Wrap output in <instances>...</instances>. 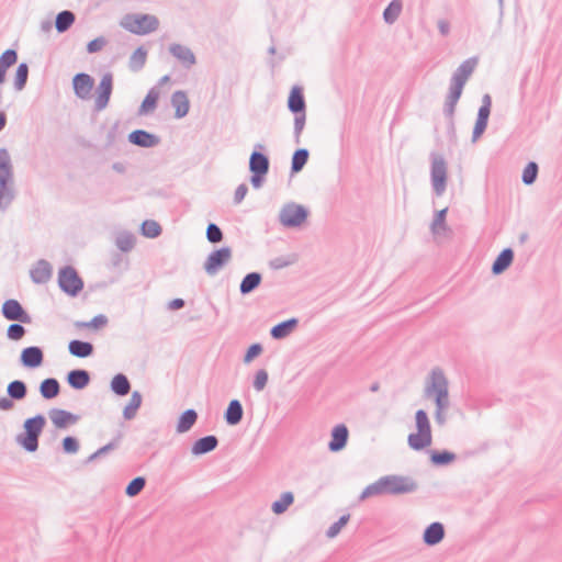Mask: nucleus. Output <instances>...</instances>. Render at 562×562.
<instances>
[{"mask_svg":"<svg viewBox=\"0 0 562 562\" xmlns=\"http://www.w3.org/2000/svg\"><path fill=\"white\" fill-rule=\"evenodd\" d=\"M44 352L41 347L30 346L22 349L20 362L24 368L36 369L43 364Z\"/></svg>","mask_w":562,"mask_h":562,"instance_id":"obj_15","label":"nucleus"},{"mask_svg":"<svg viewBox=\"0 0 562 562\" xmlns=\"http://www.w3.org/2000/svg\"><path fill=\"white\" fill-rule=\"evenodd\" d=\"M299 319L295 317L282 321L270 329V335L273 339L280 340L288 337L297 326Z\"/></svg>","mask_w":562,"mask_h":562,"instance_id":"obj_30","label":"nucleus"},{"mask_svg":"<svg viewBox=\"0 0 562 562\" xmlns=\"http://www.w3.org/2000/svg\"><path fill=\"white\" fill-rule=\"evenodd\" d=\"M266 147L260 143L255 145L249 157V171L269 172L270 160L268 155L263 153Z\"/></svg>","mask_w":562,"mask_h":562,"instance_id":"obj_14","label":"nucleus"},{"mask_svg":"<svg viewBox=\"0 0 562 562\" xmlns=\"http://www.w3.org/2000/svg\"><path fill=\"white\" fill-rule=\"evenodd\" d=\"M48 414L55 427L59 429L66 428L70 424H76L79 419L78 415L60 408H52Z\"/></svg>","mask_w":562,"mask_h":562,"instance_id":"obj_25","label":"nucleus"},{"mask_svg":"<svg viewBox=\"0 0 562 562\" xmlns=\"http://www.w3.org/2000/svg\"><path fill=\"white\" fill-rule=\"evenodd\" d=\"M26 334V329L22 325V323H13L9 325L7 329V337L10 340L18 341L21 340Z\"/></svg>","mask_w":562,"mask_h":562,"instance_id":"obj_54","label":"nucleus"},{"mask_svg":"<svg viewBox=\"0 0 562 562\" xmlns=\"http://www.w3.org/2000/svg\"><path fill=\"white\" fill-rule=\"evenodd\" d=\"M121 25L133 34L146 35L158 29L159 21L151 14H128Z\"/></svg>","mask_w":562,"mask_h":562,"instance_id":"obj_6","label":"nucleus"},{"mask_svg":"<svg viewBox=\"0 0 562 562\" xmlns=\"http://www.w3.org/2000/svg\"><path fill=\"white\" fill-rule=\"evenodd\" d=\"M403 9L402 0H392L383 11V20L386 24H393L397 21Z\"/></svg>","mask_w":562,"mask_h":562,"instance_id":"obj_43","label":"nucleus"},{"mask_svg":"<svg viewBox=\"0 0 562 562\" xmlns=\"http://www.w3.org/2000/svg\"><path fill=\"white\" fill-rule=\"evenodd\" d=\"M514 250L509 247L504 248L495 258L492 265V273L494 276H499L504 271H506L514 260Z\"/></svg>","mask_w":562,"mask_h":562,"instance_id":"obj_27","label":"nucleus"},{"mask_svg":"<svg viewBox=\"0 0 562 562\" xmlns=\"http://www.w3.org/2000/svg\"><path fill=\"white\" fill-rule=\"evenodd\" d=\"M492 98L488 93L482 97V104L479 108L476 121L472 132V142H476L486 131L491 114Z\"/></svg>","mask_w":562,"mask_h":562,"instance_id":"obj_11","label":"nucleus"},{"mask_svg":"<svg viewBox=\"0 0 562 562\" xmlns=\"http://www.w3.org/2000/svg\"><path fill=\"white\" fill-rule=\"evenodd\" d=\"M57 283L61 292L70 297H76L85 286L82 278L72 266H65L59 269Z\"/></svg>","mask_w":562,"mask_h":562,"instance_id":"obj_5","label":"nucleus"},{"mask_svg":"<svg viewBox=\"0 0 562 562\" xmlns=\"http://www.w3.org/2000/svg\"><path fill=\"white\" fill-rule=\"evenodd\" d=\"M106 45V40L103 36L95 37L94 40L88 42L87 52L89 54H94L100 52Z\"/></svg>","mask_w":562,"mask_h":562,"instance_id":"obj_63","label":"nucleus"},{"mask_svg":"<svg viewBox=\"0 0 562 562\" xmlns=\"http://www.w3.org/2000/svg\"><path fill=\"white\" fill-rule=\"evenodd\" d=\"M218 446V439L214 435H207L204 437H201L196 439L192 447H191V453L193 456H203L206 454L213 450H215Z\"/></svg>","mask_w":562,"mask_h":562,"instance_id":"obj_24","label":"nucleus"},{"mask_svg":"<svg viewBox=\"0 0 562 562\" xmlns=\"http://www.w3.org/2000/svg\"><path fill=\"white\" fill-rule=\"evenodd\" d=\"M143 396L139 391H134L130 398V402L123 409V417L125 420H132L135 418L137 411L142 406Z\"/></svg>","mask_w":562,"mask_h":562,"instance_id":"obj_39","label":"nucleus"},{"mask_svg":"<svg viewBox=\"0 0 562 562\" xmlns=\"http://www.w3.org/2000/svg\"><path fill=\"white\" fill-rule=\"evenodd\" d=\"M146 485V479L144 476H136L128 482L125 487V494L130 497L138 495Z\"/></svg>","mask_w":562,"mask_h":562,"instance_id":"obj_52","label":"nucleus"},{"mask_svg":"<svg viewBox=\"0 0 562 562\" xmlns=\"http://www.w3.org/2000/svg\"><path fill=\"white\" fill-rule=\"evenodd\" d=\"M2 316L8 321L19 322L22 324H31L32 317L15 299H8L1 307Z\"/></svg>","mask_w":562,"mask_h":562,"instance_id":"obj_10","label":"nucleus"},{"mask_svg":"<svg viewBox=\"0 0 562 562\" xmlns=\"http://www.w3.org/2000/svg\"><path fill=\"white\" fill-rule=\"evenodd\" d=\"M448 207L439 210L436 212L434 221L431 223V231L435 233L437 227H441L446 229V217H447Z\"/></svg>","mask_w":562,"mask_h":562,"instance_id":"obj_61","label":"nucleus"},{"mask_svg":"<svg viewBox=\"0 0 562 562\" xmlns=\"http://www.w3.org/2000/svg\"><path fill=\"white\" fill-rule=\"evenodd\" d=\"M159 100V91L156 87L149 89L146 97L142 101L138 108V114L144 115L153 112L157 108V103Z\"/></svg>","mask_w":562,"mask_h":562,"instance_id":"obj_38","label":"nucleus"},{"mask_svg":"<svg viewBox=\"0 0 562 562\" xmlns=\"http://www.w3.org/2000/svg\"><path fill=\"white\" fill-rule=\"evenodd\" d=\"M135 241L136 238L132 233L123 232L116 236L115 245L121 251L128 252L134 248Z\"/></svg>","mask_w":562,"mask_h":562,"instance_id":"obj_47","label":"nucleus"},{"mask_svg":"<svg viewBox=\"0 0 562 562\" xmlns=\"http://www.w3.org/2000/svg\"><path fill=\"white\" fill-rule=\"evenodd\" d=\"M457 459V454L449 450H431L430 462L436 467H446Z\"/></svg>","mask_w":562,"mask_h":562,"instance_id":"obj_41","label":"nucleus"},{"mask_svg":"<svg viewBox=\"0 0 562 562\" xmlns=\"http://www.w3.org/2000/svg\"><path fill=\"white\" fill-rule=\"evenodd\" d=\"M294 495L292 492H283L279 499L274 501L271 505V510L276 515H281L288 510V508L293 504Z\"/></svg>","mask_w":562,"mask_h":562,"instance_id":"obj_45","label":"nucleus"},{"mask_svg":"<svg viewBox=\"0 0 562 562\" xmlns=\"http://www.w3.org/2000/svg\"><path fill=\"white\" fill-rule=\"evenodd\" d=\"M206 238L212 244H217L223 240V232L215 223H209L206 227Z\"/></svg>","mask_w":562,"mask_h":562,"instance_id":"obj_56","label":"nucleus"},{"mask_svg":"<svg viewBox=\"0 0 562 562\" xmlns=\"http://www.w3.org/2000/svg\"><path fill=\"white\" fill-rule=\"evenodd\" d=\"M169 53L187 69H190L196 63L194 53L186 45L172 43L169 45Z\"/></svg>","mask_w":562,"mask_h":562,"instance_id":"obj_17","label":"nucleus"},{"mask_svg":"<svg viewBox=\"0 0 562 562\" xmlns=\"http://www.w3.org/2000/svg\"><path fill=\"white\" fill-rule=\"evenodd\" d=\"M415 426L417 432L409 434L407 437V442L411 449L420 451L429 447L432 442L430 419L425 409L416 411Z\"/></svg>","mask_w":562,"mask_h":562,"instance_id":"obj_3","label":"nucleus"},{"mask_svg":"<svg viewBox=\"0 0 562 562\" xmlns=\"http://www.w3.org/2000/svg\"><path fill=\"white\" fill-rule=\"evenodd\" d=\"M262 350H263V348H262L261 344H259V342L251 344L247 348V350L244 355L243 361L245 363H250L255 358H257L258 356L261 355Z\"/></svg>","mask_w":562,"mask_h":562,"instance_id":"obj_58","label":"nucleus"},{"mask_svg":"<svg viewBox=\"0 0 562 562\" xmlns=\"http://www.w3.org/2000/svg\"><path fill=\"white\" fill-rule=\"evenodd\" d=\"M539 167L535 161H529L524 168L521 180L526 186H531L535 183L538 177Z\"/></svg>","mask_w":562,"mask_h":562,"instance_id":"obj_51","label":"nucleus"},{"mask_svg":"<svg viewBox=\"0 0 562 562\" xmlns=\"http://www.w3.org/2000/svg\"><path fill=\"white\" fill-rule=\"evenodd\" d=\"M310 158V151L306 148H297L294 150L291 158V173L300 172L307 164Z\"/></svg>","mask_w":562,"mask_h":562,"instance_id":"obj_42","label":"nucleus"},{"mask_svg":"<svg viewBox=\"0 0 562 562\" xmlns=\"http://www.w3.org/2000/svg\"><path fill=\"white\" fill-rule=\"evenodd\" d=\"M93 87L94 79L86 72H78L72 78L74 93L81 100H87L91 97Z\"/></svg>","mask_w":562,"mask_h":562,"instance_id":"obj_13","label":"nucleus"},{"mask_svg":"<svg viewBox=\"0 0 562 562\" xmlns=\"http://www.w3.org/2000/svg\"><path fill=\"white\" fill-rule=\"evenodd\" d=\"M52 274L53 267L45 259L37 260L35 266L30 270V277L32 281L36 284L47 283L50 280Z\"/></svg>","mask_w":562,"mask_h":562,"instance_id":"obj_19","label":"nucleus"},{"mask_svg":"<svg viewBox=\"0 0 562 562\" xmlns=\"http://www.w3.org/2000/svg\"><path fill=\"white\" fill-rule=\"evenodd\" d=\"M198 420V413L193 408H188L182 412L178 418L176 430L178 434L189 431Z\"/></svg>","mask_w":562,"mask_h":562,"instance_id":"obj_34","label":"nucleus"},{"mask_svg":"<svg viewBox=\"0 0 562 562\" xmlns=\"http://www.w3.org/2000/svg\"><path fill=\"white\" fill-rule=\"evenodd\" d=\"M310 211L295 202L285 203L279 212V222L286 228L301 227L307 220Z\"/></svg>","mask_w":562,"mask_h":562,"instance_id":"obj_4","label":"nucleus"},{"mask_svg":"<svg viewBox=\"0 0 562 562\" xmlns=\"http://www.w3.org/2000/svg\"><path fill=\"white\" fill-rule=\"evenodd\" d=\"M424 395L432 398L436 405L435 420L442 426L447 422L446 411L450 406L449 382L441 368H434L425 383Z\"/></svg>","mask_w":562,"mask_h":562,"instance_id":"obj_1","label":"nucleus"},{"mask_svg":"<svg viewBox=\"0 0 562 562\" xmlns=\"http://www.w3.org/2000/svg\"><path fill=\"white\" fill-rule=\"evenodd\" d=\"M479 63L477 57H470L463 60L460 66L452 74L451 80L458 81L461 83H467L468 79L474 71L476 65Z\"/></svg>","mask_w":562,"mask_h":562,"instance_id":"obj_26","label":"nucleus"},{"mask_svg":"<svg viewBox=\"0 0 562 562\" xmlns=\"http://www.w3.org/2000/svg\"><path fill=\"white\" fill-rule=\"evenodd\" d=\"M66 381L71 389L80 391L89 385L91 375L86 369H72L67 373Z\"/></svg>","mask_w":562,"mask_h":562,"instance_id":"obj_22","label":"nucleus"},{"mask_svg":"<svg viewBox=\"0 0 562 562\" xmlns=\"http://www.w3.org/2000/svg\"><path fill=\"white\" fill-rule=\"evenodd\" d=\"M128 142L142 148H151L160 143L159 136L145 130H134L128 134Z\"/></svg>","mask_w":562,"mask_h":562,"instance_id":"obj_16","label":"nucleus"},{"mask_svg":"<svg viewBox=\"0 0 562 562\" xmlns=\"http://www.w3.org/2000/svg\"><path fill=\"white\" fill-rule=\"evenodd\" d=\"M350 519V515H342L336 522H334L326 531L328 538H335L339 535L340 530L347 525Z\"/></svg>","mask_w":562,"mask_h":562,"instance_id":"obj_55","label":"nucleus"},{"mask_svg":"<svg viewBox=\"0 0 562 562\" xmlns=\"http://www.w3.org/2000/svg\"><path fill=\"white\" fill-rule=\"evenodd\" d=\"M445 526L439 521L429 524L423 533V541L428 547H434L440 543L445 538Z\"/></svg>","mask_w":562,"mask_h":562,"instance_id":"obj_20","label":"nucleus"},{"mask_svg":"<svg viewBox=\"0 0 562 562\" xmlns=\"http://www.w3.org/2000/svg\"><path fill=\"white\" fill-rule=\"evenodd\" d=\"M430 180L435 194L441 196L447 188V164L442 155L431 153L430 155Z\"/></svg>","mask_w":562,"mask_h":562,"instance_id":"obj_7","label":"nucleus"},{"mask_svg":"<svg viewBox=\"0 0 562 562\" xmlns=\"http://www.w3.org/2000/svg\"><path fill=\"white\" fill-rule=\"evenodd\" d=\"M171 105L175 108V117H184L190 110V102L183 90H177L171 95Z\"/></svg>","mask_w":562,"mask_h":562,"instance_id":"obj_29","label":"nucleus"},{"mask_svg":"<svg viewBox=\"0 0 562 562\" xmlns=\"http://www.w3.org/2000/svg\"><path fill=\"white\" fill-rule=\"evenodd\" d=\"M294 262L293 259H290L289 257L279 256L270 260L269 266L273 270H280L285 267L291 266Z\"/></svg>","mask_w":562,"mask_h":562,"instance_id":"obj_62","label":"nucleus"},{"mask_svg":"<svg viewBox=\"0 0 562 562\" xmlns=\"http://www.w3.org/2000/svg\"><path fill=\"white\" fill-rule=\"evenodd\" d=\"M76 21V15L70 10H63L57 13L55 19V29L58 33L67 32Z\"/></svg>","mask_w":562,"mask_h":562,"instance_id":"obj_37","label":"nucleus"},{"mask_svg":"<svg viewBox=\"0 0 562 562\" xmlns=\"http://www.w3.org/2000/svg\"><path fill=\"white\" fill-rule=\"evenodd\" d=\"M46 425V418L43 414H36L29 417L23 423V431L20 432L15 441L27 452H35L38 449V438Z\"/></svg>","mask_w":562,"mask_h":562,"instance_id":"obj_2","label":"nucleus"},{"mask_svg":"<svg viewBox=\"0 0 562 562\" xmlns=\"http://www.w3.org/2000/svg\"><path fill=\"white\" fill-rule=\"evenodd\" d=\"M288 109L293 114L306 112V102L301 86H293L288 97Z\"/></svg>","mask_w":562,"mask_h":562,"instance_id":"obj_21","label":"nucleus"},{"mask_svg":"<svg viewBox=\"0 0 562 562\" xmlns=\"http://www.w3.org/2000/svg\"><path fill=\"white\" fill-rule=\"evenodd\" d=\"M113 91V75L112 72H105L97 87V98L94 102V110H104L109 102Z\"/></svg>","mask_w":562,"mask_h":562,"instance_id":"obj_12","label":"nucleus"},{"mask_svg":"<svg viewBox=\"0 0 562 562\" xmlns=\"http://www.w3.org/2000/svg\"><path fill=\"white\" fill-rule=\"evenodd\" d=\"M232 258V249L228 246L221 247L209 254L204 270L209 276H215Z\"/></svg>","mask_w":562,"mask_h":562,"instance_id":"obj_9","label":"nucleus"},{"mask_svg":"<svg viewBox=\"0 0 562 562\" xmlns=\"http://www.w3.org/2000/svg\"><path fill=\"white\" fill-rule=\"evenodd\" d=\"M109 323V318L104 314H98L92 319L89 321V328L91 329H100L106 326Z\"/></svg>","mask_w":562,"mask_h":562,"instance_id":"obj_64","label":"nucleus"},{"mask_svg":"<svg viewBox=\"0 0 562 562\" xmlns=\"http://www.w3.org/2000/svg\"><path fill=\"white\" fill-rule=\"evenodd\" d=\"M0 176L13 177L11 156L7 148H0Z\"/></svg>","mask_w":562,"mask_h":562,"instance_id":"obj_50","label":"nucleus"},{"mask_svg":"<svg viewBox=\"0 0 562 562\" xmlns=\"http://www.w3.org/2000/svg\"><path fill=\"white\" fill-rule=\"evenodd\" d=\"M7 394L13 401H22L27 395V385L22 380H13L7 386Z\"/></svg>","mask_w":562,"mask_h":562,"instance_id":"obj_40","label":"nucleus"},{"mask_svg":"<svg viewBox=\"0 0 562 562\" xmlns=\"http://www.w3.org/2000/svg\"><path fill=\"white\" fill-rule=\"evenodd\" d=\"M68 351L74 357L88 358L93 355L94 347L89 341L72 339L68 344Z\"/></svg>","mask_w":562,"mask_h":562,"instance_id":"obj_31","label":"nucleus"},{"mask_svg":"<svg viewBox=\"0 0 562 562\" xmlns=\"http://www.w3.org/2000/svg\"><path fill=\"white\" fill-rule=\"evenodd\" d=\"M146 58H147V50L143 46L137 47L130 57V60H128L130 70H132L134 72L142 70L145 66Z\"/></svg>","mask_w":562,"mask_h":562,"instance_id":"obj_44","label":"nucleus"},{"mask_svg":"<svg viewBox=\"0 0 562 562\" xmlns=\"http://www.w3.org/2000/svg\"><path fill=\"white\" fill-rule=\"evenodd\" d=\"M243 417L244 408L240 401L237 398L232 400L224 412V419L226 424L229 426H236L243 420Z\"/></svg>","mask_w":562,"mask_h":562,"instance_id":"obj_28","label":"nucleus"},{"mask_svg":"<svg viewBox=\"0 0 562 562\" xmlns=\"http://www.w3.org/2000/svg\"><path fill=\"white\" fill-rule=\"evenodd\" d=\"M385 494L383 477L381 476L374 483L368 485L359 496L360 501H364L371 496Z\"/></svg>","mask_w":562,"mask_h":562,"instance_id":"obj_48","label":"nucleus"},{"mask_svg":"<svg viewBox=\"0 0 562 562\" xmlns=\"http://www.w3.org/2000/svg\"><path fill=\"white\" fill-rule=\"evenodd\" d=\"M262 276L260 272L254 271L247 273L240 284H239V292L241 295H247L251 292H254L261 283Z\"/></svg>","mask_w":562,"mask_h":562,"instance_id":"obj_35","label":"nucleus"},{"mask_svg":"<svg viewBox=\"0 0 562 562\" xmlns=\"http://www.w3.org/2000/svg\"><path fill=\"white\" fill-rule=\"evenodd\" d=\"M14 196L13 177L0 176V210L5 211Z\"/></svg>","mask_w":562,"mask_h":562,"instance_id":"obj_23","label":"nucleus"},{"mask_svg":"<svg viewBox=\"0 0 562 562\" xmlns=\"http://www.w3.org/2000/svg\"><path fill=\"white\" fill-rule=\"evenodd\" d=\"M132 385L124 373H116L111 382L110 390L117 396H126L131 392Z\"/></svg>","mask_w":562,"mask_h":562,"instance_id":"obj_33","label":"nucleus"},{"mask_svg":"<svg viewBox=\"0 0 562 562\" xmlns=\"http://www.w3.org/2000/svg\"><path fill=\"white\" fill-rule=\"evenodd\" d=\"M63 451L67 454H75L79 450V440L74 436H66L61 441Z\"/></svg>","mask_w":562,"mask_h":562,"instance_id":"obj_57","label":"nucleus"},{"mask_svg":"<svg viewBox=\"0 0 562 562\" xmlns=\"http://www.w3.org/2000/svg\"><path fill=\"white\" fill-rule=\"evenodd\" d=\"M117 443L116 441H111L108 445L99 448L97 451H94L92 454H90L86 461V463H90L98 458H101L102 456H105L110 451L114 450L116 448Z\"/></svg>","mask_w":562,"mask_h":562,"instance_id":"obj_60","label":"nucleus"},{"mask_svg":"<svg viewBox=\"0 0 562 562\" xmlns=\"http://www.w3.org/2000/svg\"><path fill=\"white\" fill-rule=\"evenodd\" d=\"M268 383V372L265 369H260L256 372L252 385L256 391H262Z\"/></svg>","mask_w":562,"mask_h":562,"instance_id":"obj_59","label":"nucleus"},{"mask_svg":"<svg viewBox=\"0 0 562 562\" xmlns=\"http://www.w3.org/2000/svg\"><path fill=\"white\" fill-rule=\"evenodd\" d=\"M29 78V65L21 63L15 69L13 87L16 91H22L27 82Z\"/></svg>","mask_w":562,"mask_h":562,"instance_id":"obj_46","label":"nucleus"},{"mask_svg":"<svg viewBox=\"0 0 562 562\" xmlns=\"http://www.w3.org/2000/svg\"><path fill=\"white\" fill-rule=\"evenodd\" d=\"M330 437L328 450L331 452L341 451L348 442L349 430L345 424H338L331 429Z\"/></svg>","mask_w":562,"mask_h":562,"instance_id":"obj_18","label":"nucleus"},{"mask_svg":"<svg viewBox=\"0 0 562 562\" xmlns=\"http://www.w3.org/2000/svg\"><path fill=\"white\" fill-rule=\"evenodd\" d=\"M18 61L15 49L9 48L0 55V85L5 80L7 70Z\"/></svg>","mask_w":562,"mask_h":562,"instance_id":"obj_36","label":"nucleus"},{"mask_svg":"<svg viewBox=\"0 0 562 562\" xmlns=\"http://www.w3.org/2000/svg\"><path fill=\"white\" fill-rule=\"evenodd\" d=\"M40 394L44 400H53L60 393V384L56 378H46L40 383Z\"/></svg>","mask_w":562,"mask_h":562,"instance_id":"obj_32","label":"nucleus"},{"mask_svg":"<svg viewBox=\"0 0 562 562\" xmlns=\"http://www.w3.org/2000/svg\"><path fill=\"white\" fill-rule=\"evenodd\" d=\"M382 477L386 495L411 494L418 488L417 482L411 476L390 474Z\"/></svg>","mask_w":562,"mask_h":562,"instance_id":"obj_8","label":"nucleus"},{"mask_svg":"<svg viewBox=\"0 0 562 562\" xmlns=\"http://www.w3.org/2000/svg\"><path fill=\"white\" fill-rule=\"evenodd\" d=\"M305 122H306V112L294 114L293 136H294V142L296 144L301 143V134L304 130Z\"/></svg>","mask_w":562,"mask_h":562,"instance_id":"obj_53","label":"nucleus"},{"mask_svg":"<svg viewBox=\"0 0 562 562\" xmlns=\"http://www.w3.org/2000/svg\"><path fill=\"white\" fill-rule=\"evenodd\" d=\"M142 235L156 238L161 234V226L154 220H145L140 225Z\"/></svg>","mask_w":562,"mask_h":562,"instance_id":"obj_49","label":"nucleus"}]
</instances>
